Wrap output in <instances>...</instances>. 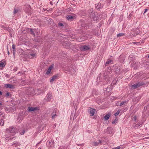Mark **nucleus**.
<instances>
[{"label":"nucleus","mask_w":149,"mask_h":149,"mask_svg":"<svg viewBox=\"0 0 149 149\" xmlns=\"http://www.w3.org/2000/svg\"><path fill=\"white\" fill-rule=\"evenodd\" d=\"M88 15L89 17L96 22H98L100 14L95 12L93 8H91L88 10Z\"/></svg>","instance_id":"nucleus-1"},{"label":"nucleus","mask_w":149,"mask_h":149,"mask_svg":"<svg viewBox=\"0 0 149 149\" xmlns=\"http://www.w3.org/2000/svg\"><path fill=\"white\" fill-rule=\"evenodd\" d=\"M140 33V31L137 28L133 29L130 33V36L131 37H135Z\"/></svg>","instance_id":"nucleus-2"},{"label":"nucleus","mask_w":149,"mask_h":149,"mask_svg":"<svg viewBox=\"0 0 149 149\" xmlns=\"http://www.w3.org/2000/svg\"><path fill=\"white\" fill-rule=\"evenodd\" d=\"M145 83L143 82H138L136 84H134L131 86V88L133 89H135L137 88H138L141 86L144 85Z\"/></svg>","instance_id":"nucleus-3"},{"label":"nucleus","mask_w":149,"mask_h":149,"mask_svg":"<svg viewBox=\"0 0 149 149\" xmlns=\"http://www.w3.org/2000/svg\"><path fill=\"white\" fill-rule=\"evenodd\" d=\"M6 131L8 133H11V135H14L15 134V128L13 126L10 127L8 129H6Z\"/></svg>","instance_id":"nucleus-4"},{"label":"nucleus","mask_w":149,"mask_h":149,"mask_svg":"<svg viewBox=\"0 0 149 149\" xmlns=\"http://www.w3.org/2000/svg\"><path fill=\"white\" fill-rule=\"evenodd\" d=\"M21 145L20 142L14 141L11 145L13 147H15V149H21L20 148H19L20 147Z\"/></svg>","instance_id":"nucleus-5"},{"label":"nucleus","mask_w":149,"mask_h":149,"mask_svg":"<svg viewBox=\"0 0 149 149\" xmlns=\"http://www.w3.org/2000/svg\"><path fill=\"white\" fill-rule=\"evenodd\" d=\"M62 45L65 48L67 49L71 48L70 46L71 43L70 42L65 41L63 42L62 43Z\"/></svg>","instance_id":"nucleus-6"},{"label":"nucleus","mask_w":149,"mask_h":149,"mask_svg":"<svg viewBox=\"0 0 149 149\" xmlns=\"http://www.w3.org/2000/svg\"><path fill=\"white\" fill-rule=\"evenodd\" d=\"M95 109L89 107V109H88V112L91 114V116H93L95 113Z\"/></svg>","instance_id":"nucleus-7"},{"label":"nucleus","mask_w":149,"mask_h":149,"mask_svg":"<svg viewBox=\"0 0 149 149\" xmlns=\"http://www.w3.org/2000/svg\"><path fill=\"white\" fill-rule=\"evenodd\" d=\"M149 107V105L147 106L146 107L144 108L143 111V115L144 116H147L149 115V111L147 110L146 111L147 108H148Z\"/></svg>","instance_id":"nucleus-8"},{"label":"nucleus","mask_w":149,"mask_h":149,"mask_svg":"<svg viewBox=\"0 0 149 149\" xmlns=\"http://www.w3.org/2000/svg\"><path fill=\"white\" fill-rule=\"evenodd\" d=\"M52 96L51 92H49L48 93L46 97L45 98V100L47 102L50 101L52 99Z\"/></svg>","instance_id":"nucleus-9"},{"label":"nucleus","mask_w":149,"mask_h":149,"mask_svg":"<svg viewBox=\"0 0 149 149\" xmlns=\"http://www.w3.org/2000/svg\"><path fill=\"white\" fill-rule=\"evenodd\" d=\"M66 18L68 20L70 21H73L76 18L75 15L74 14H73L72 16H71L70 15H69Z\"/></svg>","instance_id":"nucleus-10"},{"label":"nucleus","mask_w":149,"mask_h":149,"mask_svg":"<svg viewBox=\"0 0 149 149\" xmlns=\"http://www.w3.org/2000/svg\"><path fill=\"white\" fill-rule=\"evenodd\" d=\"M117 64H116L115 65H114L113 66V67L114 68H115V72L116 73V74H120L121 73V72H120V68H119L118 67V66L117 65Z\"/></svg>","instance_id":"nucleus-11"},{"label":"nucleus","mask_w":149,"mask_h":149,"mask_svg":"<svg viewBox=\"0 0 149 149\" xmlns=\"http://www.w3.org/2000/svg\"><path fill=\"white\" fill-rule=\"evenodd\" d=\"M90 49L88 45H83L80 47V49L83 51H85L88 50Z\"/></svg>","instance_id":"nucleus-12"},{"label":"nucleus","mask_w":149,"mask_h":149,"mask_svg":"<svg viewBox=\"0 0 149 149\" xmlns=\"http://www.w3.org/2000/svg\"><path fill=\"white\" fill-rule=\"evenodd\" d=\"M59 75L58 74H57L55 75H54L50 80V82L51 83H52L53 81H54L56 79H57L59 77Z\"/></svg>","instance_id":"nucleus-13"},{"label":"nucleus","mask_w":149,"mask_h":149,"mask_svg":"<svg viewBox=\"0 0 149 149\" xmlns=\"http://www.w3.org/2000/svg\"><path fill=\"white\" fill-rule=\"evenodd\" d=\"M38 109V108L37 107H29L28 108V110L29 112L33 111H34L37 110Z\"/></svg>","instance_id":"nucleus-14"},{"label":"nucleus","mask_w":149,"mask_h":149,"mask_svg":"<svg viewBox=\"0 0 149 149\" xmlns=\"http://www.w3.org/2000/svg\"><path fill=\"white\" fill-rule=\"evenodd\" d=\"M102 142V140H99L98 142H92L94 146H97L99 145L100 144H101Z\"/></svg>","instance_id":"nucleus-15"},{"label":"nucleus","mask_w":149,"mask_h":149,"mask_svg":"<svg viewBox=\"0 0 149 149\" xmlns=\"http://www.w3.org/2000/svg\"><path fill=\"white\" fill-rule=\"evenodd\" d=\"M5 86L6 88H9L11 89L14 88V86L13 85L10 84H6Z\"/></svg>","instance_id":"nucleus-16"},{"label":"nucleus","mask_w":149,"mask_h":149,"mask_svg":"<svg viewBox=\"0 0 149 149\" xmlns=\"http://www.w3.org/2000/svg\"><path fill=\"white\" fill-rule=\"evenodd\" d=\"M119 61L121 63H123L124 61V57L122 55H120L119 56L118 58Z\"/></svg>","instance_id":"nucleus-17"},{"label":"nucleus","mask_w":149,"mask_h":149,"mask_svg":"<svg viewBox=\"0 0 149 149\" xmlns=\"http://www.w3.org/2000/svg\"><path fill=\"white\" fill-rule=\"evenodd\" d=\"M31 7L30 6H28V7H26L24 9L25 12L29 13L30 11Z\"/></svg>","instance_id":"nucleus-18"},{"label":"nucleus","mask_w":149,"mask_h":149,"mask_svg":"<svg viewBox=\"0 0 149 149\" xmlns=\"http://www.w3.org/2000/svg\"><path fill=\"white\" fill-rule=\"evenodd\" d=\"M110 116L111 114L110 113L107 114L104 116V118L106 120H108L110 117Z\"/></svg>","instance_id":"nucleus-19"},{"label":"nucleus","mask_w":149,"mask_h":149,"mask_svg":"<svg viewBox=\"0 0 149 149\" xmlns=\"http://www.w3.org/2000/svg\"><path fill=\"white\" fill-rule=\"evenodd\" d=\"M56 115V111L54 110L53 112L51 113V116H52V118L54 119L55 118V116Z\"/></svg>","instance_id":"nucleus-20"},{"label":"nucleus","mask_w":149,"mask_h":149,"mask_svg":"<svg viewBox=\"0 0 149 149\" xmlns=\"http://www.w3.org/2000/svg\"><path fill=\"white\" fill-rule=\"evenodd\" d=\"M86 39V38H84L83 37H81L80 38H77V40L79 42H81L82 41L85 40Z\"/></svg>","instance_id":"nucleus-21"},{"label":"nucleus","mask_w":149,"mask_h":149,"mask_svg":"<svg viewBox=\"0 0 149 149\" xmlns=\"http://www.w3.org/2000/svg\"><path fill=\"white\" fill-rule=\"evenodd\" d=\"M100 6L99 4H95V8L98 10L100 9Z\"/></svg>","instance_id":"nucleus-22"},{"label":"nucleus","mask_w":149,"mask_h":149,"mask_svg":"<svg viewBox=\"0 0 149 149\" xmlns=\"http://www.w3.org/2000/svg\"><path fill=\"white\" fill-rule=\"evenodd\" d=\"M7 31L9 32L10 35L11 36V37L12 35L11 33L13 31V30L11 28L8 27L7 29Z\"/></svg>","instance_id":"nucleus-23"},{"label":"nucleus","mask_w":149,"mask_h":149,"mask_svg":"<svg viewBox=\"0 0 149 149\" xmlns=\"http://www.w3.org/2000/svg\"><path fill=\"white\" fill-rule=\"evenodd\" d=\"M112 61V60L108 59L107 60V61L105 65L106 66L108 65Z\"/></svg>","instance_id":"nucleus-24"},{"label":"nucleus","mask_w":149,"mask_h":149,"mask_svg":"<svg viewBox=\"0 0 149 149\" xmlns=\"http://www.w3.org/2000/svg\"><path fill=\"white\" fill-rule=\"evenodd\" d=\"M74 11L73 8H71L70 7V8H67L66 9V11L67 12H70V11H72L73 12Z\"/></svg>","instance_id":"nucleus-25"},{"label":"nucleus","mask_w":149,"mask_h":149,"mask_svg":"<svg viewBox=\"0 0 149 149\" xmlns=\"http://www.w3.org/2000/svg\"><path fill=\"white\" fill-rule=\"evenodd\" d=\"M4 120L3 119H1L0 120V125L1 126H3L4 124Z\"/></svg>","instance_id":"nucleus-26"},{"label":"nucleus","mask_w":149,"mask_h":149,"mask_svg":"<svg viewBox=\"0 0 149 149\" xmlns=\"http://www.w3.org/2000/svg\"><path fill=\"white\" fill-rule=\"evenodd\" d=\"M124 35L125 34L124 33H120L118 34H117V37H120L124 36Z\"/></svg>","instance_id":"nucleus-27"},{"label":"nucleus","mask_w":149,"mask_h":149,"mask_svg":"<svg viewBox=\"0 0 149 149\" xmlns=\"http://www.w3.org/2000/svg\"><path fill=\"white\" fill-rule=\"evenodd\" d=\"M120 110H118L117 111L114 113V116H117L120 113Z\"/></svg>","instance_id":"nucleus-28"},{"label":"nucleus","mask_w":149,"mask_h":149,"mask_svg":"<svg viewBox=\"0 0 149 149\" xmlns=\"http://www.w3.org/2000/svg\"><path fill=\"white\" fill-rule=\"evenodd\" d=\"M5 65L4 64V63L3 62H0V67H4Z\"/></svg>","instance_id":"nucleus-29"},{"label":"nucleus","mask_w":149,"mask_h":149,"mask_svg":"<svg viewBox=\"0 0 149 149\" xmlns=\"http://www.w3.org/2000/svg\"><path fill=\"white\" fill-rule=\"evenodd\" d=\"M127 102V101H123V102H121L120 105V106L123 105H124Z\"/></svg>","instance_id":"nucleus-30"},{"label":"nucleus","mask_w":149,"mask_h":149,"mask_svg":"<svg viewBox=\"0 0 149 149\" xmlns=\"http://www.w3.org/2000/svg\"><path fill=\"white\" fill-rule=\"evenodd\" d=\"M36 54L34 53H30L29 54V55H30L31 56L33 57V58H34Z\"/></svg>","instance_id":"nucleus-31"},{"label":"nucleus","mask_w":149,"mask_h":149,"mask_svg":"<svg viewBox=\"0 0 149 149\" xmlns=\"http://www.w3.org/2000/svg\"><path fill=\"white\" fill-rule=\"evenodd\" d=\"M118 119H117V118H116L114 120L112 121V123L113 124H115L116 123V122L117 121Z\"/></svg>","instance_id":"nucleus-32"},{"label":"nucleus","mask_w":149,"mask_h":149,"mask_svg":"<svg viewBox=\"0 0 149 149\" xmlns=\"http://www.w3.org/2000/svg\"><path fill=\"white\" fill-rule=\"evenodd\" d=\"M137 119V116H135L133 118L132 120L136 122Z\"/></svg>","instance_id":"nucleus-33"},{"label":"nucleus","mask_w":149,"mask_h":149,"mask_svg":"<svg viewBox=\"0 0 149 149\" xmlns=\"http://www.w3.org/2000/svg\"><path fill=\"white\" fill-rule=\"evenodd\" d=\"M30 32L31 33V34H32L33 35H35L33 31V29H30Z\"/></svg>","instance_id":"nucleus-34"},{"label":"nucleus","mask_w":149,"mask_h":149,"mask_svg":"<svg viewBox=\"0 0 149 149\" xmlns=\"http://www.w3.org/2000/svg\"><path fill=\"white\" fill-rule=\"evenodd\" d=\"M18 11V9H16L15 8L14 9V14H16L17 13Z\"/></svg>","instance_id":"nucleus-35"},{"label":"nucleus","mask_w":149,"mask_h":149,"mask_svg":"<svg viewBox=\"0 0 149 149\" xmlns=\"http://www.w3.org/2000/svg\"><path fill=\"white\" fill-rule=\"evenodd\" d=\"M58 25L59 26H64V25L63 23L60 22L58 23Z\"/></svg>","instance_id":"nucleus-36"},{"label":"nucleus","mask_w":149,"mask_h":149,"mask_svg":"<svg viewBox=\"0 0 149 149\" xmlns=\"http://www.w3.org/2000/svg\"><path fill=\"white\" fill-rule=\"evenodd\" d=\"M111 149H122V148H121V147H120V146H119L117 147L112 148Z\"/></svg>","instance_id":"nucleus-37"},{"label":"nucleus","mask_w":149,"mask_h":149,"mask_svg":"<svg viewBox=\"0 0 149 149\" xmlns=\"http://www.w3.org/2000/svg\"><path fill=\"white\" fill-rule=\"evenodd\" d=\"M51 71V70L48 69L47 71L46 74L48 75L50 73Z\"/></svg>","instance_id":"nucleus-38"},{"label":"nucleus","mask_w":149,"mask_h":149,"mask_svg":"<svg viewBox=\"0 0 149 149\" xmlns=\"http://www.w3.org/2000/svg\"><path fill=\"white\" fill-rule=\"evenodd\" d=\"M15 46L14 45H13L12 46V48L13 49V51L16 50L15 48Z\"/></svg>","instance_id":"nucleus-39"},{"label":"nucleus","mask_w":149,"mask_h":149,"mask_svg":"<svg viewBox=\"0 0 149 149\" xmlns=\"http://www.w3.org/2000/svg\"><path fill=\"white\" fill-rule=\"evenodd\" d=\"M25 131L24 130H23L21 132H20V134L22 135H23L25 133Z\"/></svg>","instance_id":"nucleus-40"},{"label":"nucleus","mask_w":149,"mask_h":149,"mask_svg":"<svg viewBox=\"0 0 149 149\" xmlns=\"http://www.w3.org/2000/svg\"><path fill=\"white\" fill-rule=\"evenodd\" d=\"M15 137H13V138H10L9 137H7L6 138V139H9V140H12L13 139H14V138H15Z\"/></svg>","instance_id":"nucleus-41"},{"label":"nucleus","mask_w":149,"mask_h":149,"mask_svg":"<svg viewBox=\"0 0 149 149\" xmlns=\"http://www.w3.org/2000/svg\"><path fill=\"white\" fill-rule=\"evenodd\" d=\"M49 20H50L49 22H49V23L50 24H52V23H53V20L52 19H49Z\"/></svg>","instance_id":"nucleus-42"},{"label":"nucleus","mask_w":149,"mask_h":149,"mask_svg":"<svg viewBox=\"0 0 149 149\" xmlns=\"http://www.w3.org/2000/svg\"><path fill=\"white\" fill-rule=\"evenodd\" d=\"M10 94V93H9V92H7L6 95H5V96L6 97H8V96H9V95Z\"/></svg>","instance_id":"nucleus-43"},{"label":"nucleus","mask_w":149,"mask_h":149,"mask_svg":"<svg viewBox=\"0 0 149 149\" xmlns=\"http://www.w3.org/2000/svg\"><path fill=\"white\" fill-rule=\"evenodd\" d=\"M81 27H85L87 26L86 24H81Z\"/></svg>","instance_id":"nucleus-44"},{"label":"nucleus","mask_w":149,"mask_h":149,"mask_svg":"<svg viewBox=\"0 0 149 149\" xmlns=\"http://www.w3.org/2000/svg\"><path fill=\"white\" fill-rule=\"evenodd\" d=\"M53 67L52 66H51L49 67L48 69L51 70L52 69Z\"/></svg>","instance_id":"nucleus-45"},{"label":"nucleus","mask_w":149,"mask_h":149,"mask_svg":"<svg viewBox=\"0 0 149 149\" xmlns=\"http://www.w3.org/2000/svg\"><path fill=\"white\" fill-rule=\"evenodd\" d=\"M17 70V67H15V68L14 69H13V70L14 71H16Z\"/></svg>","instance_id":"nucleus-46"},{"label":"nucleus","mask_w":149,"mask_h":149,"mask_svg":"<svg viewBox=\"0 0 149 149\" xmlns=\"http://www.w3.org/2000/svg\"><path fill=\"white\" fill-rule=\"evenodd\" d=\"M149 10V9H145L144 13L143 14H144L147 11Z\"/></svg>","instance_id":"nucleus-47"},{"label":"nucleus","mask_w":149,"mask_h":149,"mask_svg":"<svg viewBox=\"0 0 149 149\" xmlns=\"http://www.w3.org/2000/svg\"><path fill=\"white\" fill-rule=\"evenodd\" d=\"M8 28L5 26L3 29L5 30H7Z\"/></svg>","instance_id":"nucleus-48"},{"label":"nucleus","mask_w":149,"mask_h":149,"mask_svg":"<svg viewBox=\"0 0 149 149\" xmlns=\"http://www.w3.org/2000/svg\"><path fill=\"white\" fill-rule=\"evenodd\" d=\"M68 71L71 72V73H72V68H71V69H69L68 70Z\"/></svg>","instance_id":"nucleus-49"},{"label":"nucleus","mask_w":149,"mask_h":149,"mask_svg":"<svg viewBox=\"0 0 149 149\" xmlns=\"http://www.w3.org/2000/svg\"><path fill=\"white\" fill-rule=\"evenodd\" d=\"M7 49H8V51H7V53L8 55H9L10 54V52H9L8 50V47H7Z\"/></svg>","instance_id":"nucleus-50"},{"label":"nucleus","mask_w":149,"mask_h":149,"mask_svg":"<svg viewBox=\"0 0 149 149\" xmlns=\"http://www.w3.org/2000/svg\"><path fill=\"white\" fill-rule=\"evenodd\" d=\"M13 51V55L14 56L15 55V54L16 50H14V51Z\"/></svg>","instance_id":"nucleus-51"},{"label":"nucleus","mask_w":149,"mask_h":149,"mask_svg":"<svg viewBox=\"0 0 149 149\" xmlns=\"http://www.w3.org/2000/svg\"><path fill=\"white\" fill-rule=\"evenodd\" d=\"M50 4L51 5H53V2H52V1H50Z\"/></svg>","instance_id":"nucleus-52"},{"label":"nucleus","mask_w":149,"mask_h":149,"mask_svg":"<svg viewBox=\"0 0 149 149\" xmlns=\"http://www.w3.org/2000/svg\"><path fill=\"white\" fill-rule=\"evenodd\" d=\"M5 75H6V76L7 77H8L9 75L8 74H6Z\"/></svg>","instance_id":"nucleus-53"},{"label":"nucleus","mask_w":149,"mask_h":149,"mask_svg":"<svg viewBox=\"0 0 149 149\" xmlns=\"http://www.w3.org/2000/svg\"><path fill=\"white\" fill-rule=\"evenodd\" d=\"M4 26H4L3 25H1V28H3L4 27Z\"/></svg>","instance_id":"nucleus-54"},{"label":"nucleus","mask_w":149,"mask_h":149,"mask_svg":"<svg viewBox=\"0 0 149 149\" xmlns=\"http://www.w3.org/2000/svg\"><path fill=\"white\" fill-rule=\"evenodd\" d=\"M2 92H1V91H0V95H2Z\"/></svg>","instance_id":"nucleus-55"},{"label":"nucleus","mask_w":149,"mask_h":149,"mask_svg":"<svg viewBox=\"0 0 149 149\" xmlns=\"http://www.w3.org/2000/svg\"><path fill=\"white\" fill-rule=\"evenodd\" d=\"M82 12L84 13L85 14H86V12L85 11H82Z\"/></svg>","instance_id":"nucleus-56"},{"label":"nucleus","mask_w":149,"mask_h":149,"mask_svg":"<svg viewBox=\"0 0 149 149\" xmlns=\"http://www.w3.org/2000/svg\"><path fill=\"white\" fill-rule=\"evenodd\" d=\"M20 118V116H19L18 118V119H19Z\"/></svg>","instance_id":"nucleus-57"},{"label":"nucleus","mask_w":149,"mask_h":149,"mask_svg":"<svg viewBox=\"0 0 149 149\" xmlns=\"http://www.w3.org/2000/svg\"><path fill=\"white\" fill-rule=\"evenodd\" d=\"M0 105L1 106L2 105V103H1V102H0Z\"/></svg>","instance_id":"nucleus-58"},{"label":"nucleus","mask_w":149,"mask_h":149,"mask_svg":"<svg viewBox=\"0 0 149 149\" xmlns=\"http://www.w3.org/2000/svg\"><path fill=\"white\" fill-rule=\"evenodd\" d=\"M112 72V71L111 70L110 72V73H111Z\"/></svg>","instance_id":"nucleus-59"},{"label":"nucleus","mask_w":149,"mask_h":149,"mask_svg":"<svg viewBox=\"0 0 149 149\" xmlns=\"http://www.w3.org/2000/svg\"><path fill=\"white\" fill-rule=\"evenodd\" d=\"M148 58L149 59V55H148Z\"/></svg>","instance_id":"nucleus-60"},{"label":"nucleus","mask_w":149,"mask_h":149,"mask_svg":"<svg viewBox=\"0 0 149 149\" xmlns=\"http://www.w3.org/2000/svg\"><path fill=\"white\" fill-rule=\"evenodd\" d=\"M38 149H41V148H39Z\"/></svg>","instance_id":"nucleus-61"},{"label":"nucleus","mask_w":149,"mask_h":149,"mask_svg":"<svg viewBox=\"0 0 149 149\" xmlns=\"http://www.w3.org/2000/svg\"><path fill=\"white\" fill-rule=\"evenodd\" d=\"M134 44H135H135L138 43H137V42H135H135H134Z\"/></svg>","instance_id":"nucleus-62"},{"label":"nucleus","mask_w":149,"mask_h":149,"mask_svg":"<svg viewBox=\"0 0 149 149\" xmlns=\"http://www.w3.org/2000/svg\"><path fill=\"white\" fill-rule=\"evenodd\" d=\"M4 115L3 116V115H2V117H4Z\"/></svg>","instance_id":"nucleus-63"},{"label":"nucleus","mask_w":149,"mask_h":149,"mask_svg":"<svg viewBox=\"0 0 149 149\" xmlns=\"http://www.w3.org/2000/svg\"><path fill=\"white\" fill-rule=\"evenodd\" d=\"M104 77H105H105H106V76H104Z\"/></svg>","instance_id":"nucleus-64"}]
</instances>
